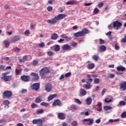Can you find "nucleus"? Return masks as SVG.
<instances>
[{
    "label": "nucleus",
    "mask_w": 126,
    "mask_h": 126,
    "mask_svg": "<svg viewBox=\"0 0 126 126\" xmlns=\"http://www.w3.org/2000/svg\"><path fill=\"white\" fill-rule=\"evenodd\" d=\"M66 16V14H59L58 16H55L53 19L48 20L47 21L49 24L53 25V24H56V23L58 22V20H62V19H63V18H65Z\"/></svg>",
    "instance_id": "f257e3e1"
},
{
    "label": "nucleus",
    "mask_w": 126,
    "mask_h": 126,
    "mask_svg": "<svg viewBox=\"0 0 126 126\" xmlns=\"http://www.w3.org/2000/svg\"><path fill=\"white\" fill-rule=\"evenodd\" d=\"M86 34H88V30L85 28L82 30L81 31L74 33V37H83V36H85Z\"/></svg>",
    "instance_id": "f03ea898"
},
{
    "label": "nucleus",
    "mask_w": 126,
    "mask_h": 126,
    "mask_svg": "<svg viewBox=\"0 0 126 126\" xmlns=\"http://www.w3.org/2000/svg\"><path fill=\"white\" fill-rule=\"evenodd\" d=\"M50 73V69L48 67H43L39 71V75L42 78H46V75Z\"/></svg>",
    "instance_id": "7ed1b4c3"
},
{
    "label": "nucleus",
    "mask_w": 126,
    "mask_h": 126,
    "mask_svg": "<svg viewBox=\"0 0 126 126\" xmlns=\"http://www.w3.org/2000/svg\"><path fill=\"white\" fill-rule=\"evenodd\" d=\"M8 72H5L2 74L1 79H3L4 81L6 82L10 81L12 79V75H7Z\"/></svg>",
    "instance_id": "20e7f679"
},
{
    "label": "nucleus",
    "mask_w": 126,
    "mask_h": 126,
    "mask_svg": "<svg viewBox=\"0 0 126 126\" xmlns=\"http://www.w3.org/2000/svg\"><path fill=\"white\" fill-rule=\"evenodd\" d=\"M12 96V93L9 91H6L3 93L2 97L4 99L5 98H10Z\"/></svg>",
    "instance_id": "39448f33"
},
{
    "label": "nucleus",
    "mask_w": 126,
    "mask_h": 126,
    "mask_svg": "<svg viewBox=\"0 0 126 126\" xmlns=\"http://www.w3.org/2000/svg\"><path fill=\"white\" fill-rule=\"evenodd\" d=\"M32 90H34V91H38L40 89V83H34L31 87Z\"/></svg>",
    "instance_id": "423d86ee"
},
{
    "label": "nucleus",
    "mask_w": 126,
    "mask_h": 126,
    "mask_svg": "<svg viewBox=\"0 0 126 126\" xmlns=\"http://www.w3.org/2000/svg\"><path fill=\"white\" fill-rule=\"evenodd\" d=\"M122 25H123V24L119 22V21H116L113 22V27L114 28H116V27H117L116 30H119V28L122 27Z\"/></svg>",
    "instance_id": "0eeeda50"
},
{
    "label": "nucleus",
    "mask_w": 126,
    "mask_h": 126,
    "mask_svg": "<svg viewBox=\"0 0 126 126\" xmlns=\"http://www.w3.org/2000/svg\"><path fill=\"white\" fill-rule=\"evenodd\" d=\"M21 39V36L20 35H17L13 37L11 39V43H15V42H17L19 41Z\"/></svg>",
    "instance_id": "6e6552de"
},
{
    "label": "nucleus",
    "mask_w": 126,
    "mask_h": 126,
    "mask_svg": "<svg viewBox=\"0 0 126 126\" xmlns=\"http://www.w3.org/2000/svg\"><path fill=\"white\" fill-rule=\"evenodd\" d=\"M21 79L25 82H28L30 80V76L28 75H22L21 76Z\"/></svg>",
    "instance_id": "1a4fd4ad"
},
{
    "label": "nucleus",
    "mask_w": 126,
    "mask_h": 126,
    "mask_svg": "<svg viewBox=\"0 0 126 126\" xmlns=\"http://www.w3.org/2000/svg\"><path fill=\"white\" fill-rule=\"evenodd\" d=\"M42 123L43 121L42 119H34L32 120L33 125H38L39 126L42 125Z\"/></svg>",
    "instance_id": "9d476101"
},
{
    "label": "nucleus",
    "mask_w": 126,
    "mask_h": 126,
    "mask_svg": "<svg viewBox=\"0 0 126 126\" xmlns=\"http://www.w3.org/2000/svg\"><path fill=\"white\" fill-rule=\"evenodd\" d=\"M45 90L47 92H51L52 91V84L47 83L45 85Z\"/></svg>",
    "instance_id": "9b49d317"
},
{
    "label": "nucleus",
    "mask_w": 126,
    "mask_h": 126,
    "mask_svg": "<svg viewBox=\"0 0 126 126\" xmlns=\"http://www.w3.org/2000/svg\"><path fill=\"white\" fill-rule=\"evenodd\" d=\"M31 76H33V80H35V81H36L37 80H39V79H40V77H39V75H38V74L36 73L32 72L31 73Z\"/></svg>",
    "instance_id": "f8f14e48"
},
{
    "label": "nucleus",
    "mask_w": 126,
    "mask_h": 126,
    "mask_svg": "<svg viewBox=\"0 0 126 126\" xmlns=\"http://www.w3.org/2000/svg\"><path fill=\"white\" fill-rule=\"evenodd\" d=\"M120 89H122L123 91L126 90V81H124L120 83Z\"/></svg>",
    "instance_id": "ddd939ff"
},
{
    "label": "nucleus",
    "mask_w": 126,
    "mask_h": 126,
    "mask_svg": "<svg viewBox=\"0 0 126 126\" xmlns=\"http://www.w3.org/2000/svg\"><path fill=\"white\" fill-rule=\"evenodd\" d=\"M71 48L70 46L68 44H64L62 46V49L63 51H67V50H70Z\"/></svg>",
    "instance_id": "4468645a"
},
{
    "label": "nucleus",
    "mask_w": 126,
    "mask_h": 126,
    "mask_svg": "<svg viewBox=\"0 0 126 126\" xmlns=\"http://www.w3.org/2000/svg\"><path fill=\"white\" fill-rule=\"evenodd\" d=\"M77 3V1L74 0L68 1L67 2H66V4L67 5H74V4H76Z\"/></svg>",
    "instance_id": "2eb2a0df"
},
{
    "label": "nucleus",
    "mask_w": 126,
    "mask_h": 126,
    "mask_svg": "<svg viewBox=\"0 0 126 126\" xmlns=\"http://www.w3.org/2000/svg\"><path fill=\"white\" fill-rule=\"evenodd\" d=\"M53 106H62V102H61V100L59 99H57L55 100L53 103Z\"/></svg>",
    "instance_id": "dca6fc26"
},
{
    "label": "nucleus",
    "mask_w": 126,
    "mask_h": 126,
    "mask_svg": "<svg viewBox=\"0 0 126 126\" xmlns=\"http://www.w3.org/2000/svg\"><path fill=\"white\" fill-rule=\"evenodd\" d=\"M86 91H85L84 89H81L79 91V96H80V97H83V96H85V95L86 94Z\"/></svg>",
    "instance_id": "f3484780"
},
{
    "label": "nucleus",
    "mask_w": 126,
    "mask_h": 126,
    "mask_svg": "<svg viewBox=\"0 0 126 126\" xmlns=\"http://www.w3.org/2000/svg\"><path fill=\"white\" fill-rule=\"evenodd\" d=\"M58 117L60 120H64L65 119L64 113H59L58 114Z\"/></svg>",
    "instance_id": "a211bd4d"
},
{
    "label": "nucleus",
    "mask_w": 126,
    "mask_h": 126,
    "mask_svg": "<svg viewBox=\"0 0 126 126\" xmlns=\"http://www.w3.org/2000/svg\"><path fill=\"white\" fill-rule=\"evenodd\" d=\"M83 122H89L88 125L89 126H90V125H92V124H93L94 123V120L93 119H91L90 118L89 119H85L83 120Z\"/></svg>",
    "instance_id": "6ab92c4d"
},
{
    "label": "nucleus",
    "mask_w": 126,
    "mask_h": 126,
    "mask_svg": "<svg viewBox=\"0 0 126 126\" xmlns=\"http://www.w3.org/2000/svg\"><path fill=\"white\" fill-rule=\"evenodd\" d=\"M28 58V56L25 55L23 57V59H19V62L20 63H25V61H27V59Z\"/></svg>",
    "instance_id": "aec40b11"
},
{
    "label": "nucleus",
    "mask_w": 126,
    "mask_h": 126,
    "mask_svg": "<svg viewBox=\"0 0 126 126\" xmlns=\"http://www.w3.org/2000/svg\"><path fill=\"white\" fill-rule=\"evenodd\" d=\"M94 67H95V64L94 63H90L87 65V68L88 69H93Z\"/></svg>",
    "instance_id": "412c9836"
},
{
    "label": "nucleus",
    "mask_w": 126,
    "mask_h": 126,
    "mask_svg": "<svg viewBox=\"0 0 126 126\" xmlns=\"http://www.w3.org/2000/svg\"><path fill=\"white\" fill-rule=\"evenodd\" d=\"M59 37V35H58V34L56 33H54L52 34V36H51V39L52 40H57V39H58Z\"/></svg>",
    "instance_id": "4be33fe9"
},
{
    "label": "nucleus",
    "mask_w": 126,
    "mask_h": 126,
    "mask_svg": "<svg viewBox=\"0 0 126 126\" xmlns=\"http://www.w3.org/2000/svg\"><path fill=\"white\" fill-rule=\"evenodd\" d=\"M42 97H43V96L39 95L38 97H36L35 100V103H40V102H42Z\"/></svg>",
    "instance_id": "5701e85b"
},
{
    "label": "nucleus",
    "mask_w": 126,
    "mask_h": 126,
    "mask_svg": "<svg viewBox=\"0 0 126 126\" xmlns=\"http://www.w3.org/2000/svg\"><path fill=\"white\" fill-rule=\"evenodd\" d=\"M56 97H57V94H50L48 96V99L49 100V101H52V100H53V99H54V98H56Z\"/></svg>",
    "instance_id": "b1692460"
},
{
    "label": "nucleus",
    "mask_w": 126,
    "mask_h": 126,
    "mask_svg": "<svg viewBox=\"0 0 126 126\" xmlns=\"http://www.w3.org/2000/svg\"><path fill=\"white\" fill-rule=\"evenodd\" d=\"M117 70H118V71H125L126 68L122 66H118L117 67Z\"/></svg>",
    "instance_id": "393cba45"
},
{
    "label": "nucleus",
    "mask_w": 126,
    "mask_h": 126,
    "mask_svg": "<svg viewBox=\"0 0 126 126\" xmlns=\"http://www.w3.org/2000/svg\"><path fill=\"white\" fill-rule=\"evenodd\" d=\"M97 107L98 108V109H96V110H97L98 112H101V111H102V103L98 102L97 105Z\"/></svg>",
    "instance_id": "a878e982"
},
{
    "label": "nucleus",
    "mask_w": 126,
    "mask_h": 126,
    "mask_svg": "<svg viewBox=\"0 0 126 126\" xmlns=\"http://www.w3.org/2000/svg\"><path fill=\"white\" fill-rule=\"evenodd\" d=\"M54 48V51L55 52H59L60 50H61V47H60V45L57 44L53 46Z\"/></svg>",
    "instance_id": "bb28decb"
},
{
    "label": "nucleus",
    "mask_w": 126,
    "mask_h": 126,
    "mask_svg": "<svg viewBox=\"0 0 126 126\" xmlns=\"http://www.w3.org/2000/svg\"><path fill=\"white\" fill-rule=\"evenodd\" d=\"M86 102L88 105H91V103H92V98L90 97H88L86 99Z\"/></svg>",
    "instance_id": "cd10ccee"
},
{
    "label": "nucleus",
    "mask_w": 126,
    "mask_h": 126,
    "mask_svg": "<svg viewBox=\"0 0 126 126\" xmlns=\"http://www.w3.org/2000/svg\"><path fill=\"white\" fill-rule=\"evenodd\" d=\"M83 87L86 89H90L91 88V84L89 83L86 84L83 86Z\"/></svg>",
    "instance_id": "c85d7f7f"
},
{
    "label": "nucleus",
    "mask_w": 126,
    "mask_h": 126,
    "mask_svg": "<svg viewBox=\"0 0 126 126\" xmlns=\"http://www.w3.org/2000/svg\"><path fill=\"white\" fill-rule=\"evenodd\" d=\"M44 113V109H38L36 110L35 113L36 115H40V114H43Z\"/></svg>",
    "instance_id": "c756f323"
},
{
    "label": "nucleus",
    "mask_w": 126,
    "mask_h": 126,
    "mask_svg": "<svg viewBox=\"0 0 126 126\" xmlns=\"http://www.w3.org/2000/svg\"><path fill=\"white\" fill-rule=\"evenodd\" d=\"M4 44H5V48H8V47H9V44H10V43L9 42V41L5 40L4 41Z\"/></svg>",
    "instance_id": "7c9ffc66"
},
{
    "label": "nucleus",
    "mask_w": 126,
    "mask_h": 126,
    "mask_svg": "<svg viewBox=\"0 0 126 126\" xmlns=\"http://www.w3.org/2000/svg\"><path fill=\"white\" fill-rule=\"evenodd\" d=\"M21 69H15V73L16 75H20V74H21Z\"/></svg>",
    "instance_id": "2f4dec72"
},
{
    "label": "nucleus",
    "mask_w": 126,
    "mask_h": 126,
    "mask_svg": "<svg viewBox=\"0 0 126 126\" xmlns=\"http://www.w3.org/2000/svg\"><path fill=\"white\" fill-rule=\"evenodd\" d=\"M91 76L92 77H98V74H92V75L88 74V75H87V78H91Z\"/></svg>",
    "instance_id": "473e14b6"
},
{
    "label": "nucleus",
    "mask_w": 126,
    "mask_h": 126,
    "mask_svg": "<svg viewBox=\"0 0 126 126\" xmlns=\"http://www.w3.org/2000/svg\"><path fill=\"white\" fill-rule=\"evenodd\" d=\"M99 49L100 51H102L103 52H105L106 51V46L105 45H101L99 46Z\"/></svg>",
    "instance_id": "72a5a7b5"
},
{
    "label": "nucleus",
    "mask_w": 126,
    "mask_h": 126,
    "mask_svg": "<svg viewBox=\"0 0 126 126\" xmlns=\"http://www.w3.org/2000/svg\"><path fill=\"white\" fill-rule=\"evenodd\" d=\"M47 55L49 57H51L52 56H54L55 55V53L53 51H50L47 52Z\"/></svg>",
    "instance_id": "f704fd0d"
},
{
    "label": "nucleus",
    "mask_w": 126,
    "mask_h": 126,
    "mask_svg": "<svg viewBox=\"0 0 126 126\" xmlns=\"http://www.w3.org/2000/svg\"><path fill=\"white\" fill-rule=\"evenodd\" d=\"M93 82V79L92 78H88L87 79V83H89V84H91Z\"/></svg>",
    "instance_id": "c9c22d12"
},
{
    "label": "nucleus",
    "mask_w": 126,
    "mask_h": 126,
    "mask_svg": "<svg viewBox=\"0 0 126 126\" xmlns=\"http://www.w3.org/2000/svg\"><path fill=\"white\" fill-rule=\"evenodd\" d=\"M119 121H120V119H115V120H114V119H110L109 120V123H116L117 122H119Z\"/></svg>",
    "instance_id": "e433bc0d"
},
{
    "label": "nucleus",
    "mask_w": 126,
    "mask_h": 126,
    "mask_svg": "<svg viewBox=\"0 0 126 126\" xmlns=\"http://www.w3.org/2000/svg\"><path fill=\"white\" fill-rule=\"evenodd\" d=\"M74 101L75 102V103H77V104H78L79 105H81V104H82V102L77 98H75L74 99Z\"/></svg>",
    "instance_id": "4c0bfd02"
},
{
    "label": "nucleus",
    "mask_w": 126,
    "mask_h": 126,
    "mask_svg": "<svg viewBox=\"0 0 126 126\" xmlns=\"http://www.w3.org/2000/svg\"><path fill=\"white\" fill-rule=\"evenodd\" d=\"M38 47H39V48H43V47H45V43L41 42L40 43L38 44Z\"/></svg>",
    "instance_id": "58836bf2"
},
{
    "label": "nucleus",
    "mask_w": 126,
    "mask_h": 126,
    "mask_svg": "<svg viewBox=\"0 0 126 126\" xmlns=\"http://www.w3.org/2000/svg\"><path fill=\"white\" fill-rule=\"evenodd\" d=\"M9 104H10V102L8 100H6L3 101V105H5V106H8Z\"/></svg>",
    "instance_id": "ea45409f"
},
{
    "label": "nucleus",
    "mask_w": 126,
    "mask_h": 126,
    "mask_svg": "<svg viewBox=\"0 0 126 126\" xmlns=\"http://www.w3.org/2000/svg\"><path fill=\"white\" fill-rule=\"evenodd\" d=\"M94 82L95 84H99L100 83V79L96 78L94 80Z\"/></svg>",
    "instance_id": "a19ab883"
},
{
    "label": "nucleus",
    "mask_w": 126,
    "mask_h": 126,
    "mask_svg": "<svg viewBox=\"0 0 126 126\" xmlns=\"http://www.w3.org/2000/svg\"><path fill=\"white\" fill-rule=\"evenodd\" d=\"M41 106H43V107H48L49 106V103L46 102H42L40 103Z\"/></svg>",
    "instance_id": "79ce46f5"
},
{
    "label": "nucleus",
    "mask_w": 126,
    "mask_h": 126,
    "mask_svg": "<svg viewBox=\"0 0 126 126\" xmlns=\"http://www.w3.org/2000/svg\"><path fill=\"white\" fill-rule=\"evenodd\" d=\"M92 59L94 61H98V60H99V57L97 55H94L92 57Z\"/></svg>",
    "instance_id": "37998d69"
},
{
    "label": "nucleus",
    "mask_w": 126,
    "mask_h": 126,
    "mask_svg": "<svg viewBox=\"0 0 126 126\" xmlns=\"http://www.w3.org/2000/svg\"><path fill=\"white\" fill-rule=\"evenodd\" d=\"M47 10L49 12H51V11H53V7L49 6L47 7Z\"/></svg>",
    "instance_id": "c03bdc74"
},
{
    "label": "nucleus",
    "mask_w": 126,
    "mask_h": 126,
    "mask_svg": "<svg viewBox=\"0 0 126 126\" xmlns=\"http://www.w3.org/2000/svg\"><path fill=\"white\" fill-rule=\"evenodd\" d=\"M25 35H26V36H29V35H30V31H29V30H26L25 32Z\"/></svg>",
    "instance_id": "a18cd8bd"
},
{
    "label": "nucleus",
    "mask_w": 126,
    "mask_h": 126,
    "mask_svg": "<svg viewBox=\"0 0 126 126\" xmlns=\"http://www.w3.org/2000/svg\"><path fill=\"white\" fill-rule=\"evenodd\" d=\"M104 102L106 103H111V102H112V99H110L109 98H105Z\"/></svg>",
    "instance_id": "49530a36"
},
{
    "label": "nucleus",
    "mask_w": 126,
    "mask_h": 126,
    "mask_svg": "<svg viewBox=\"0 0 126 126\" xmlns=\"http://www.w3.org/2000/svg\"><path fill=\"white\" fill-rule=\"evenodd\" d=\"M120 48V46L117 43L115 44V49L116 51H118Z\"/></svg>",
    "instance_id": "de8ad7c7"
},
{
    "label": "nucleus",
    "mask_w": 126,
    "mask_h": 126,
    "mask_svg": "<svg viewBox=\"0 0 126 126\" xmlns=\"http://www.w3.org/2000/svg\"><path fill=\"white\" fill-rule=\"evenodd\" d=\"M77 121H73L71 124V126H77Z\"/></svg>",
    "instance_id": "09e8293b"
},
{
    "label": "nucleus",
    "mask_w": 126,
    "mask_h": 126,
    "mask_svg": "<svg viewBox=\"0 0 126 126\" xmlns=\"http://www.w3.org/2000/svg\"><path fill=\"white\" fill-rule=\"evenodd\" d=\"M71 76V73L70 72L66 73L65 74V77H70Z\"/></svg>",
    "instance_id": "8fccbe9b"
},
{
    "label": "nucleus",
    "mask_w": 126,
    "mask_h": 126,
    "mask_svg": "<svg viewBox=\"0 0 126 126\" xmlns=\"http://www.w3.org/2000/svg\"><path fill=\"white\" fill-rule=\"evenodd\" d=\"M121 43H126V35L124 38H122L121 40Z\"/></svg>",
    "instance_id": "3c124183"
},
{
    "label": "nucleus",
    "mask_w": 126,
    "mask_h": 126,
    "mask_svg": "<svg viewBox=\"0 0 126 126\" xmlns=\"http://www.w3.org/2000/svg\"><path fill=\"white\" fill-rule=\"evenodd\" d=\"M104 109L106 110V111H108V110H111L112 109V107L106 106L104 107Z\"/></svg>",
    "instance_id": "603ef678"
},
{
    "label": "nucleus",
    "mask_w": 126,
    "mask_h": 126,
    "mask_svg": "<svg viewBox=\"0 0 126 126\" xmlns=\"http://www.w3.org/2000/svg\"><path fill=\"white\" fill-rule=\"evenodd\" d=\"M99 45H102V44H104L105 41L101 38L99 39Z\"/></svg>",
    "instance_id": "864d4df0"
},
{
    "label": "nucleus",
    "mask_w": 126,
    "mask_h": 126,
    "mask_svg": "<svg viewBox=\"0 0 126 126\" xmlns=\"http://www.w3.org/2000/svg\"><path fill=\"white\" fill-rule=\"evenodd\" d=\"M126 111L122 113V114H121V118H123V119L126 118Z\"/></svg>",
    "instance_id": "5fc2aeb1"
},
{
    "label": "nucleus",
    "mask_w": 126,
    "mask_h": 126,
    "mask_svg": "<svg viewBox=\"0 0 126 126\" xmlns=\"http://www.w3.org/2000/svg\"><path fill=\"white\" fill-rule=\"evenodd\" d=\"M106 36H110L109 39H111V37H112V35H112V32H109L106 33Z\"/></svg>",
    "instance_id": "6e6d98bb"
},
{
    "label": "nucleus",
    "mask_w": 126,
    "mask_h": 126,
    "mask_svg": "<svg viewBox=\"0 0 126 126\" xmlns=\"http://www.w3.org/2000/svg\"><path fill=\"white\" fill-rule=\"evenodd\" d=\"M103 5H104V3L103 2H100L97 4V6H98V7H99V8L103 7Z\"/></svg>",
    "instance_id": "4d7b16f0"
},
{
    "label": "nucleus",
    "mask_w": 126,
    "mask_h": 126,
    "mask_svg": "<svg viewBox=\"0 0 126 126\" xmlns=\"http://www.w3.org/2000/svg\"><path fill=\"white\" fill-rule=\"evenodd\" d=\"M38 64V61L37 60H34L32 63V65H37Z\"/></svg>",
    "instance_id": "13d9d810"
},
{
    "label": "nucleus",
    "mask_w": 126,
    "mask_h": 126,
    "mask_svg": "<svg viewBox=\"0 0 126 126\" xmlns=\"http://www.w3.org/2000/svg\"><path fill=\"white\" fill-rule=\"evenodd\" d=\"M119 105H120L121 106H125V105H126V102L124 101H121L119 102Z\"/></svg>",
    "instance_id": "bf43d9fd"
},
{
    "label": "nucleus",
    "mask_w": 126,
    "mask_h": 126,
    "mask_svg": "<svg viewBox=\"0 0 126 126\" xmlns=\"http://www.w3.org/2000/svg\"><path fill=\"white\" fill-rule=\"evenodd\" d=\"M98 12H99V9H98L97 8H94V13H98Z\"/></svg>",
    "instance_id": "052dcab7"
},
{
    "label": "nucleus",
    "mask_w": 126,
    "mask_h": 126,
    "mask_svg": "<svg viewBox=\"0 0 126 126\" xmlns=\"http://www.w3.org/2000/svg\"><path fill=\"white\" fill-rule=\"evenodd\" d=\"M71 110L73 111V110H77V107L75 106H71Z\"/></svg>",
    "instance_id": "680f3d73"
},
{
    "label": "nucleus",
    "mask_w": 126,
    "mask_h": 126,
    "mask_svg": "<svg viewBox=\"0 0 126 126\" xmlns=\"http://www.w3.org/2000/svg\"><path fill=\"white\" fill-rule=\"evenodd\" d=\"M31 107H32V109H34V108L37 107V104H36L35 103H33V104H31Z\"/></svg>",
    "instance_id": "e2e57ef3"
},
{
    "label": "nucleus",
    "mask_w": 126,
    "mask_h": 126,
    "mask_svg": "<svg viewBox=\"0 0 126 126\" xmlns=\"http://www.w3.org/2000/svg\"><path fill=\"white\" fill-rule=\"evenodd\" d=\"M0 69H2V70H5V65H0Z\"/></svg>",
    "instance_id": "0e129e2a"
},
{
    "label": "nucleus",
    "mask_w": 126,
    "mask_h": 126,
    "mask_svg": "<svg viewBox=\"0 0 126 126\" xmlns=\"http://www.w3.org/2000/svg\"><path fill=\"white\" fill-rule=\"evenodd\" d=\"M106 93V89H103L101 92V95L104 96V94Z\"/></svg>",
    "instance_id": "69168bd1"
},
{
    "label": "nucleus",
    "mask_w": 126,
    "mask_h": 126,
    "mask_svg": "<svg viewBox=\"0 0 126 126\" xmlns=\"http://www.w3.org/2000/svg\"><path fill=\"white\" fill-rule=\"evenodd\" d=\"M66 37V34L63 33L61 35V37L63 38V39H65V37Z\"/></svg>",
    "instance_id": "338daca9"
},
{
    "label": "nucleus",
    "mask_w": 126,
    "mask_h": 126,
    "mask_svg": "<svg viewBox=\"0 0 126 126\" xmlns=\"http://www.w3.org/2000/svg\"><path fill=\"white\" fill-rule=\"evenodd\" d=\"M14 51L15 52H19L20 51V49L17 48V47H15L14 49Z\"/></svg>",
    "instance_id": "774afa93"
}]
</instances>
